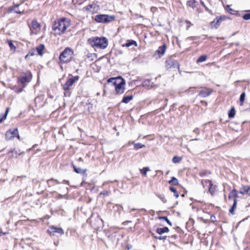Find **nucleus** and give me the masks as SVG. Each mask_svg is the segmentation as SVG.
<instances>
[{"label": "nucleus", "mask_w": 250, "mask_h": 250, "mask_svg": "<svg viewBox=\"0 0 250 250\" xmlns=\"http://www.w3.org/2000/svg\"><path fill=\"white\" fill-rule=\"evenodd\" d=\"M71 25V21L66 18H62L54 21L52 29L55 36H61L63 34L67 28Z\"/></svg>", "instance_id": "nucleus-1"}, {"label": "nucleus", "mask_w": 250, "mask_h": 250, "mask_svg": "<svg viewBox=\"0 0 250 250\" xmlns=\"http://www.w3.org/2000/svg\"><path fill=\"white\" fill-rule=\"evenodd\" d=\"M107 83H112L115 86L117 95H121L125 92V81L120 76L116 78H110L107 80Z\"/></svg>", "instance_id": "nucleus-2"}, {"label": "nucleus", "mask_w": 250, "mask_h": 250, "mask_svg": "<svg viewBox=\"0 0 250 250\" xmlns=\"http://www.w3.org/2000/svg\"><path fill=\"white\" fill-rule=\"evenodd\" d=\"M88 42L93 47L102 49L108 46V40L105 37H92L88 40Z\"/></svg>", "instance_id": "nucleus-3"}, {"label": "nucleus", "mask_w": 250, "mask_h": 250, "mask_svg": "<svg viewBox=\"0 0 250 250\" xmlns=\"http://www.w3.org/2000/svg\"><path fill=\"white\" fill-rule=\"evenodd\" d=\"M74 52L72 49L67 47L60 54V61L64 63L69 62L72 59Z\"/></svg>", "instance_id": "nucleus-4"}, {"label": "nucleus", "mask_w": 250, "mask_h": 250, "mask_svg": "<svg viewBox=\"0 0 250 250\" xmlns=\"http://www.w3.org/2000/svg\"><path fill=\"white\" fill-rule=\"evenodd\" d=\"M15 138H17L19 140L21 139L17 128L10 129L6 132L5 139L7 141L13 140Z\"/></svg>", "instance_id": "nucleus-5"}, {"label": "nucleus", "mask_w": 250, "mask_h": 250, "mask_svg": "<svg viewBox=\"0 0 250 250\" xmlns=\"http://www.w3.org/2000/svg\"><path fill=\"white\" fill-rule=\"evenodd\" d=\"M114 19L113 16L107 15H98L95 17L94 20L97 22L107 23L112 21Z\"/></svg>", "instance_id": "nucleus-6"}, {"label": "nucleus", "mask_w": 250, "mask_h": 250, "mask_svg": "<svg viewBox=\"0 0 250 250\" xmlns=\"http://www.w3.org/2000/svg\"><path fill=\"white\" fill-rule=\"evenodd\" d=\"M79 79V76H76L68 79L66 83L63 85L62 88L64 91L69 90L70 87H71L74 83L78 81Z\"/></svg>", "instance_id": "nucleus-7"}, {"label": "nucleus", "mask_w": 250, "mask_h": 250, "mask_svg": "<svg viewBox=\"0 0 250 250\" xmlns=\"http://www.w3.org/2000/svg\"><path fill=\"white\" fill-rule=\"evenodd\" d=\"M166 67L167 70L173 68L179 69L180 65L177 61L169 59L166 62Z\"/></svg>", "instance_id": "nucleus-8"}, {"label": "nucleus", "mask_w": 250, "mask_h": 250, "mask_svg": "<svg viewBox=\"0 0 250 250\" xmlns=\"http://www.w3.org/2000/svg\"><path fill=\"white\" fill-rule=\"evenodd\" d=\"M213 92V89L206 87H201L199 92L198 95L201 97L205 98L209 96Z\"/></svg>", "instance_id": "nucleus-9"}, {"label": "nucleus", "mask_w": 250, "mask_h": 250, "mask_svg": "<svg viewBox=\"0 0 250 250\" xmlns=\"http://www.w3.org/2000/svg\"><path fill=\"white\" fill-rule=\"evenodd\" d=\"M48 231L50 235H54L55 233L60 234L61 235L64 234V231L62 228H57L54 226L50 227Z\"/></svg>", "instance_id": "nucleus-10"}, {"label": "nucleus", "mask_w": 250, "mask_h": 250, "mask_svg": "<svg viewBox=\"0 0 250 250\" xmlns=\"http://www.w3.org/2000/svg\"><path fill=\"white\" fill-rule=\"evenodd\" d=\"M221 17L216 18L211 23V26L212 28H217L220 25L221 22L223 21Z\"/></svg>", "instance_id": "nucleus-11"}, {"label": "nucleus", "mask_w": 250, "mask_h": 250, "mask_svg": "<svg viewBox=\"0 0 250 250\" xmlns=\"http://www.w3.org/2000/svg\"><path fill=\"white\" fill-rule=\"evenodd\" d=\"M30 81V79L29 77L26 75L21 76L18 80V82L23 85V87H24L25 84L29 83Z\"/></svg>", "instance_id": "nucleus-12"}, {"label": "nucleus", "mask_w": 250, "mask_h": 250, "mask_svg": "<svg viewBox=\"0 0 250 250\" xmlns=\"http://www.w3.org/2000/svg\"><path fill=\"white\" fill-rule=\"evenodd\" d=\"M20 154L15 149H11L7 153L8 157L10 158H17Z\"/></svg>", "instance_id": "nucleus-13"}, {"label": "nucleus", "mask_w": 250, "mask_h": 250, "mask_svg": "<svg viewBox=\"0 0 250 250\" xmlns=\"http://www.w3.org/2000/svg\"><path fill=\"white\" fill-rule=\"evenodd\" d=\"M166 49V46L165 44H163L162 46H160L158 49L155 51L156 54H158L159 55V57H162L165 54V51Z\"/></svg>", "instance_id": "nucleus-14"}, {"label": "nucleus", "mask_w": 250, "mask_h": 250, "mask_svg": "<svg viewBox=\"0 0 250 250\" xmlns=\"http://www.w3.org/2000/svg\"><path fill=\"white\" fill-rule=\"evenodd\" d=\"M142 85L145 87L151 88L153 87V83L150 79H146L143 81Z\"/></svg>", "instance_id": "nucleus-15"}, {"label": "nucleus", "mask_w": 250, "mask_h": 250, "mask_svg": "<svg viewBox=\"0 0 250 250\" xmlns=\"http://www.w3.org/2000/svg\"><path fill=\"white\" fill-rule=\"evenodd\" d=\"M217 187V186L213 185L212 183L209 184V186L208 187V191L212 196H213L216 192Z\"/></svg>", "instance_id": "nucleus-16"}, {"label": "nucleus", "mask_w": 250, "mask_h": 250, "mask_svg": "<svg viewBox=\"0 0 250 250\" xmlns=\"http://www.w3.org/2000/svg\"><path fill=\"white\" fill-rule=\"evenodd\" d=\"M250 190V186L248 185L242 186L240 188L239 193L242 194H248Z\"/></svg>", "instance_id": "nucleus-17"}, {"label": "nucleus", "mask_w": 250, "mask_h": 250, "mask_svg": "<svg viewBox=\"0 0 250 250\" xmlns=\"http://www.w3.org/2000/svg\"><path fill=\"white\" fill-rule=\"evenodd\" d=\"M41 27L40 24L37 21V20H33L31 22L30 29L34 30L40 29Z\"/></svg>", "instance_id": "nucleus-18"}, {"label": "nucleus", "mask_w": 250, "mask_h": 250, "mask_svg": "<svg viewBox=\"0 0 250 250\" xmlns=\"http://www.w3.org/2000/svg\"><path fill=\"white\" fill-rule=\"evenodd\" d=\"M73 167L74 168V171L79 174H86V169H83L80 167H76L75 165H73Z\"/></svg>", "instance_id": "nucleus-19"}, {"label": "nucleus", "mask_w": 250, "mask_h": 250, "mask_svg": "<svg viewBox=\"0 0 250 250\" xmlns=\"http://www.w3.org/2000/svg\"><path fill=\"white\" fill-rule=\"evenodd\" d=\"M132 45H134L136 47L137 46V43L136 42H135V41H133V40H128V41H127L126 43L123 44L122 46L123 47H128L131 46Z\"/></svg>", "instance_id": "nucleus-20"}, {"label": "nucleus", "mask_w": 250, "mask_h": 250, "mask_svg": "<svg viewBox=\"0 0 250 250\" xmlns=\"http://www.w3.org/2000/svg\"><path fill=\"white\" fill-rule=\"evenodd\" d=\"M169 231V229L167 227H164L163 228H157L156 229V232L159 234H162L165 232H168Z\"/></svg>", "instance_id": "nucleus-21"}, {"label": "nucleus", "mask_w": 250, "mask_h": 250, "mask_svg": "<svg viewBox=\"0 0 250 250\" xmlns=\"http://www.w3.org/2000/svg\"><path fill=\"white\" fill-rule=\"evenodd\" d=\"M44 48V45L41 44L39 46H37L35 49L36 51L38 52V54L42 56L43 54L42 51Z\"/></svg>", "instance_id": "nucleus-22"}, {"label": "nucleus", "mask_w": 250, "mask_h": 250, "mask_svg": "<svg viewBox=\"0 0 250 250\" xmlns=\"http://www.w3.org/2000/svg\"><path fill=\"white\" fill-rule=\"evenodd\" d=\"M133 98V96L132 95L125 96L122 99V102L125 104H127L131 100H132Z\"/></svg>", "instance_id": "nucleus-23"}, {"label": "nucleus", "mask_w": 250, "mask_h": 250, "mask_svg": "<svg viewBox=\"0 0 250 250\" xmlns=\"http://www.w3.org/2000/svg\"><path fill=\"white\" fill-rule=\"evenodd\" d=\"M237 206V200L236 199H234L233 200V204L231 207V208L229 210V212L231 214H234V210L236 208Z\"/></svg>", "instance_id": "nucleus-24"}, {"label": "nucleus", "mask_w": 250, "mask_h": 250, "mask_svg": "<svg viewBox=\"0 0 250 250\" xmlns=\"http://www.w3.org/2000/svg\"><path fill=\"white\" fill-rule=\"evenodd\" d=\"M47 183L49 187H51L54 186L56 184H59L60 182L57 180L51 179L47 181Z\"/></svg>", "instance_id": "nucleus-25"}, {"label": "nucleus", "mask_w": 250, "mask_h": 250, "mask_svg": "<svg viewBox=\"0 0 250 250\" xmlns=\"http://www.w3.org/2000/svg\"><path fill=\"white\" fill-rule=\"evenodd\" d=\"M211 181L209 180H202L201 181V184L203 187H207L208 188L209 186V184L211 183Z\"/></svg>", "instance_id": "nucleus-26"}, {"label": "nucleus", "mask_w": 250, "mask_h": 250, "mask_svg": "<svg viewBox=\"0 0 250 250\" xmlns=\"http://www.w3.org/2000/svg\"><path fill=\"white\" fill-rule=\"evenodd\" d=\"M197 1L195 0H190L188 1L187 5L193 8L196 7Z\"/></svg>", "instance_id": "nucleus-27"}, {"label": "nucleus", "mask_w": 250, "mask_h": 250, "mask_svg": "<svg viewBox=\"0 0 250 250\" xmlns=\"http://www.w3.org/2000/svg\"><path fill=\"white\" fill-rule=\"evenodd\" d=\"M207 56L206 55H202L200 56L196 61L197 63L202 62L206 61Z\"/></svg>", "instance_id": "nucleus-28"}, {"label": "nucleus", "mask_w": 250, "mask_h": 250, "mask_svg": "<svg viewBox=\"0 0 250 250\" xmlns=\"http://www.w3.org/2000/svg\"><path fill=\"white\" fill-rule=\"evenodd\" d=\"M9 109V107H7L4 114L2 115V117L0 116V123L6 118Z\"/></svg>", "instance_id": "nucleus-29"}, {"label": "nucleus", "mask_w": 250, "mask_h": 250, "mask_svg": "<svg viewBox=\"0 0 250 250\" xmlns=\"http://www.w3.org/2000/svg\"><path fill=\"white\" fill-rule=\"evenodd\" d=\"M182 159V157L175 156L173 157L172 161L173 163L177 164L179 163L181 161Z\"/></svg>", "instance_id": "nucleus-30"}, {"label": "nucleus", "mask_w": 250, "mask_h": 250, "mask_svg": "<svg viewBox=\"0 0 250 250\" xmlns=\"http://www.w3.org/2000/svg\"><path fill=\"white\" fill-rule=\"evenodd\" d=\"M19 5H17L16 6H15L13 8V10L16 13L18 14H22L23 12V10H20L19 7Z\"/></svg>", "instance_id": "nucleus-31"}, {"label": "nucleus", "mask_w": 250, "mask_h": 250, "mask_svg": "<svg viewBox=\"0 0 250 250\" xmlns=\"http://www.w3.org/2000/svg\"><path fill=\"white\" fill-rule=\"evenodd\" d=\"M235 114V111L234 107L231 108V109L229 111L228 115L229 118H232L234 117Z\"/></svg>", "instance_id": "nucleus-32"}, {"label": "nucleus", "mask_w": 250, "mask_h": 250, "mask_svg": "<svg viewBox=\"0 0 250 250\" xmlns=\"http://www.w3.org/2000/svg\"><path fill=\"white\" fill-rule=\"evenodd\" d=\"M246 13L242 16L243 19L245 20H250V10L246 11Z\"/></svg>", "instance_id": "nucleus-33"}, {"label": "nucleus", "mask_w": 250, "mask_h": 250, "mask_svg": "<svg viewBox=\"0 0 250 250\" xmlns=\"http://www.w3.org/2000/svg\"><path fill=\"white\" fill-rule=\"evenodd\" d=\"M149 168L148 167H145L142 169H140V171L141 174L146 176L147 171H149Z\"/></svg>", "instance_id": "nucleus-34"}, {"label": "nucleus", "mask_w": 250, "mask_h": 250, "mask_svg": "<svg viewBox=\"0 0 250 250\" xmlns=\"http://www.w3.org/2000/svg\"><path fill=\"white\" fill-rule=\"evenodd\" d=\"M169 189L171 191L174 193V196L176 198H178L179 194L175 188H174L173 187H170Z\"/></svg>", "instance_id": "nucleus-35"}, {"label": "nucleus", "mask_w": 250, "mask_h": 250, "mask_svg": "<svg viewBox=\"0 0 250 250\" xmlns=\"http://www.w3.org/2000/svg\"><path fill=\"white\" fill-rule=\"evenodd\" d=\"M145 147L144 145H142L141 143H136L134 144V148L136 150H138L139 148H141Z\"/></svg>", "instance_id": "nucleus-36"}, {"label": "nucleus", "mask_w": 250, "mask_h": 250, "mask_svg": "<svg viewBox=\"0 0 250 250\" xmlns=\"http://www.w3.org/2000/svg\"><path fill=\"white\" fill-rule=\"evenodd\" d=\"M169 183L173 185H178V180L175 177H172L171 180L169 181Z\"/></svg>", "instance_id": "nucleus-37"}, {"label": "nucleus", "mask_w": 250, "mask_h": 250, "mask_svg": "<svg viewBox=\"0 0 250 250\" xmlns=\"http://www.w3.org/2000/svg\"><path fill=\"white\" fill-rule=\"evenodd\" d=\"M246 96V94L245 92H243L241 93L240 97V103L241 105H243L244 101L245 100V98Z\"/></svg>", "instance_id": "nucleus-38"}, {"label": "nucleus", "mask_w": 250, "mask_h": 250, "mask_svg": "<svg viewBox=\"0 0 250 250\" xmlns=\"http://www.w3.org/2000/svg\"><path fill=\"white\" fill-rule=\"evenodd\" d=\"M8 45L11 49V50H13L15 51L16 49V46L12 43V41L9 40L8 41Z\"/></svg>", "instance_id": "nucleus-39"}, {"label": "nucleus", "mask_w": 250, "mask_h": 250, "mask_svg": "<svg viewBox=\"0 0 250 250\" xmlns=\"http://www.w3.org/2000/svg\"><path fill=\"white\" fill-rule=\"evenodd\" d=\"M35 50H32L30 51L28 54L25 56V58L26 59L29 56H34L35 54Z\"/></svg>", "instance_id": "nucleus-40"}, {"label": "nucleus", "mask_w": 250, "mask_h": 250, "mask_svg": "<svg viewBox=\"0 0 250 250\" xmlns=\"http://www.w3.org/2000/svg\"><path fill=\"white\" fill-rule=\"evenodd\" d=\"M157 196L164 203L167 202V200L164 195L157 194Z\"/></svg>", "instance_id": "nucleus-41"}, {"label": "nucleus", "mask_w": 250, "mask_h": 250, "mask_svg": "<svg viewBox=\"0 0 250 250\" xmlns=\"http://www.w3.org/2000/svg\"><path fill=\"white\" fill-rule=\"evenodd\" d=\"M226 10L229 12V13L231 14H234V11L230 7V6L228 5L227 6V7H226Z\"/></svg>", "instance_id": "nucleus-42"}, {"label": "nucleus", "mask_w": 250, "mask_h": 250, "mask_svg": "<svg viewBox=\"0 0 250 250\" xmlns=\"http://www.w3.org/2000/svg\"><path fill=\"white\" fill-rule=\"evenodd\" d=\"M234 194H235V189H233L229 194V199H230L234 197Z\"/></svg>", "instance_id": "nucleus-43"}, {"label": "nucleus", "mask_w": 250, "mask_h": 250, "mask_svg": "<svg viewBox=\"0 0 250 250\" xmlns=\"http://www.w3.org/2000/svg\"><path fill=\"white\" fill-rule=\"evenodd\" d=\"M156 239H158L160 240H165L166 239V236H159V237H156L154 236Z\"/></svg>", "instance_id": "nucleus-44"}, {"label": "nucleus", "mask_w": 250, "mask_h": 250, "mask_svg": "<svg viewBox=\"0 0 250 250\" xmlns=\"http://www.w3.org/2000/svg\"><path fill=\"white\" fill-rule=\"evenodd\" d=\"M193 132L197 134H199L200 133V130L198 128H196L193 130Z\"/></svg>", "instance_id": "nucleus-45"}, {"label": "nucleus", "mask_w": 250, "mask_h": 250, "mask_svg": "<svg viewBox=\"0 0 250 250\" xmlns=\"http://www.w3.org/2000/svg\"><path fill=\"white\" fill-rule=\"evenodd\" d=\"M207 173V171H201L199 173V175L201 176H205Z\"/></svg>", "instance_id": "nucleus-46"}, {"label": "nucleus", "mask_w": 250, "mask_h": 250, "mask_svg": "<svg viewBox=\"0 0 250 250\" xmlns=\"http://www.w3.org/2000/svg\"><path fill=\"white\" fill-rule=\"evenodd\" d=\"M160 219L164 220L165 221H166L167 219V217L166 216H161L159 217V218Z\"/></svg>", "instance_id": "nucleus-47"}, {"label": "nucleus", "mask_w": 250, "mask_h": 250, "mask_svg": "<svg viewBox=\"0 0 250 250\" xmlns=\"http://www.w3.org/2000/svg\"><path fill=\"white\" fill-rule=\"evenodd\" d=\"M7 234H8V232H3L0 230V237L2 235H6Z\"/></svg>", "instance_id": "nucleus-48"}, {"label": "nucleus", "mask_w": 250, "mask_h": 250, "mask_svg": "<svg viewBox=\"0 0 250 250\" xmlns=\"http://www.w3.org/2000/svg\"><path fill=\"white\" fill-rule=\"evenodd\" d=\"M238 196V194H237V190L235 189V194H234V197L235 198L234 199H236V198H237Z\"/></svg>", "instance_id": "nucleus-49"}, {"label": "nucleus", "mask_w": 250, "mask_h": 250, "mask_svg": "<svg viewBox=\"0 0 250 250\" xmlns=\"http://www.w3.org/2000/svg\"><path fill=\"white\" fill-rule=\"evenodd\" d=\"M167 224H168L169 225L171 226L172 225V224L171 223V222L167 219L166 221Z\"/></svg>", "instance_id": "nucleus-50"}, {"label": "nucleus", "mask_w": 250, "mask_h": 250, "mask_svg": "<svg viewBox=\"0 0 250 250\" xmlns=\"http://www.w3.org/2000/svg\"><path fill=\"white\" fill-rule=\"evenodd\" d=\"M186 22L187 24H190V25H193V24L191 23V22H190V21H188V20L186 21Z\"/></svg>", "instance_id": "nucleus-51"}, {"label": "nucleus", "mask_w": 250, "mask_h": 250, "mask_svg": "<svg viewBox=\"0 0 250 250\" xmlns=\"http://www.w3.org/2000/svg\"><path fill=\"white\" fill-rule=\"evenodd\" d=\"M22 91V88H20V89L18 90L17 92H18V93H20V92H21Z\"/></svg>", "instance_id": "nucleus-52"}, {"label": "nucleus", "mask_w": 250, "mask_h": 250, "mask_svg": "<svg viewBox=\"0 0 250 250\" xmlns=\"http://www.w3.org/2000/svg\"><path fill=\"white\" fill-rule=\"evenodd\" d=\"M201 3L202 4V5H203L206 8V9L207 10V8L205 6L204 3L202 1H201Z\"/></svg>", "instance_id": "nucleus-53"}, {"label": "nucleus", "mask_w": 250, "mask_h": 250, "mask_svg": "<svg viewBox=\"0 0 250 250\" xmlns=\"http://www.w3.org/2000/svg\"><path fill=\"white\" fill-rule=\"evenodd\" d=\"M64 182H65V183L67 184H69V182L68 181H65L64 180Z\"/></svg>", "instance_id": "nucleus-54"}, {"label": "nucleus", "mask_w": 250, "mask_h": 250, "mask_svg": "<svg viewBox=\"0 0 250 250\" xmlns=\"http://www.w3.org/2000/svg\"><path fill=\"white\" fill-rule=\"evenodd\" d=\"M190 27V26H187L186 29L187 30H188Z\"/></svg>", "instance_id": "nucleus-55"}, {"label": "nucleus", "mask_w": 250, "mask_h": 250, "mask_svg": "<svg viewBox=\"0 0 250 250\" xmlns=\"http://www.w3.org/2000/svg\"><path fill=\"white\" fill-rule=\"evenodd\" d=\"M141 210L142 211H146V209L145 208H142Z\"/></svg>", "instance_id": "nucleus-56"}, {"label": "nucleus", "mask_w": 250, "mask_h": 250, "mask_svg": "<svg viewBox=\"0 0 250 250\" xmlns=\"http://www.w3.org/2000/svg\"><path fill=\"white\" fill-rule=\"evenodd\" d=\"M79 161H83V159L81 158H79Z\"/></svg>", "instance_id": "nucleus-57"}, {"label": "nucleus", "mask_w": 250, "mask_h": 250, "mask_svg": "<svg viewBox=\"0 0 250 250\" xmlns=\"http://www.w3.org/2000/svg\"><path fill=\"white\" fill-rule=\"evenodd\" d=\"M136 210V209H135V208H132L131 210V211H134V210Z\"/></svg>", "instance_id": "nucleus-58"}, {"label": "nucleus", "mask_w": 250, "mask_h": 250, "mask_svg": "<svg viewBox=\"0 0 250 250\" xmlns=\"http://www.w3.org/2000/svg\"><path fill=\"white\" fill-rule=\"evenodd\" d=\"M126 222L130 223V222H131V221H126Z\"/></svg>", "instance_id": "nucleus-59"}, {"label": "nucleus", "mask_w": 250, "mask_h": 250, "mask_svg": "<svg viewBox=\"0 0 250 250\" xmlns=\"http://www.w3.org/2000/svg\"><path fill=\"white\" fill-rule=\"evenodd\" d=\"M195 140H199V139H195Z\"/></svg>", "instance_id": "nucleus-60"}]
</instances>
